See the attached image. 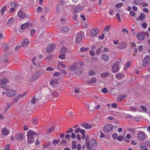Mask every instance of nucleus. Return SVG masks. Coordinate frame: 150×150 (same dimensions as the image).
Wrapping results in <instances>:
<instances>
[{"instance_id":"nucleus-24","label":"nucleus","mask_w":150,"mask_h":150,"mask_svg":"<svg viewBox=\"0 0 150 150\" xmlns=\"http://www.w3.org/2000/svg\"><path fill=\"white\" fill-rule=\"evenodd\" d=\"M70 30L69 27H63L61 29V32H67L69 31Z\"/></svg>"},{"instance_id":"nucleus-64","label":"nucleus","mask_w":150,"mask_h":150,"mask_svg":"<svg viewBox=\"0 0 150 150\" xmlns=\"http://www.w3.org/2000/svg\"><path fill=\"white\" fill-rule=\"evenodd\" d=\"M10 148V145L9 144H7L5 147V150H9Z\"/></svg>"},{"instance_id":"nucleus-3","label":"nucleus","mask_w":150,"mask_h":150,"mask_svg":"<svg viewBox=\"0 0 150 150\" xmlns=\"http://www.w3.org/2000/svg\"><path fill=\"white\" fill-rule=\"evenodd\" d=\"M16 94V91L13 89H8L6 93V95L8 97H13Z\"/></svg>"},{"instance_id":"nucleus-10","label":"nucleus","mask_w":150,"mask_h":150,"mask_svg":"<svg viewBox=\"0 0 150 150\" xmlns=\"http://www.w3.org/2000/svg\"><path fill=\"white\" fill-rule=\"evenodd\" d=\"M145 134L142 132H140L138 134V137L139 139L141 141L144 140L145 138Z\"/></svg>"},{"instance_id":"nucleus-30","label":"nucleus","mask_w":150,"mask_h":150,"mask_svg":"<svg viewBox=\"0 0 150 150\" xmlns=\"http://www.w3.org/2000/svg\"><path fill=\"white\" fill-rule=\"evenodd\" d=\"M10 5L11 8H16L18 7V4L13 1L11 3Z\"/></svg>"},{"instance_id":"nucleus-35","label":"nucleus","mask_w":150,"mask_h":150,"mask_svg":"<svg viewBox=\"0 0 150 150\" xmlns=\"http://www.w3.org/2000/svg\"><path fill=\"white\" fill-rule=\"evenodd\" d=\"M96 72L93 70L89 71L88 73V75L92 76H93L96 74Z\"/></svg>"},{"instance_id":"nucleus-51","label":"nucleus","mask_w":150,"mask_h":150,"mask_svg":"<svg viewBox=\"0 0 150 150\" xmlns=\"http://www.w3.org/2000/svg\"><path fill=\"white\" fill-rule=\"evenodd\" d=\"M26 92H25L23 94H19L17 96L18 97V98H21V97H23L24 96H25L26 95Z\"/></svg>"},{"instance_id":"nucleus-54","label":"nucleus","mask_w":150,"mask_h":150,"mask_svg":"<svg viewBox=\"0 0 150 150\" xmlns=\"http://www.w3.org/2000/svg\"><path fill=\"white\" fill-rule=\"evenodd\" d=\"M117 134L116 133H114L112 135V137L114 140L117 139Z\"/></svg>"},{"instance_id":"nucleus-33","label":"nucleus","mask_w":150,"mask_h":150,"mask_svg":"<svg viewBox=\"0 0 150 150\" xmlns=\"http://www.w3.org/2000/svg\"><path fill=\"white\" fill-rule=\"evenodd\" d=\"M12 103H8L7 104V107L5 109V112H6L10 107L13 105Z\"/></svg>"},{"instance_id":"nucleus-13","label":"nucleus","mask_w":150,"mask_h":150,"mask_svg":"<svg viewBox=\"0 0 150 150\" xmlns=\"http://www.w3.org/2000/svg\"><path fill=\"white\" fill-rule=\"evenodd\" d=\"M29 43V40L27 39H24L23 41L22 46L26 47L28 46Z\"/></svg>"},{"instance_id":"nucleus-34","label":"nucleus","mask_w":150,"mask_h":150,"mask_svg":"<svg viewBox=\"0 0 150 150\" xmlns=\"http://www.w3.org/2000/svg\"><path fill=\"white\" fill-rule=\"evenodd\" d=\"M121 62V60L120 59H119L117 61H115L114 62V66H118L120 64Z\"/></svg>"},{"instance_id":"nucleus-42","label":"nucleus","mask_w":150,"mask_h":150,"mask_svg":"<svg viewBox=\"0 0 150 150\" xmlns=\"http://www.w3.org/2000/svg\"><path fill=\"white\" fill-rule=\"evenodd\" d=\"M6 6L3 7L2 8L1 10V16L3 15V14H4V12H5V11L6 9Z\"/></svg>"},{"instance_id":"nucleus-62","label":"nucleus","mask_w":150,"mask_h":150,"mask_svg":"<svg viewBox=\"0 0 150 150\" xmlns=\"http://www.w3.org/2000/svg\"><path fill=\"white\" fill-rule=\"evenodd\" d=\"M129 109L132 111H135L137 110V108L133 106H130L129 107Z\"/></svg>"},{"instance_id":"nucleus-45","label":"nucleus","mask_w":150,"mask_h":150,"mask_svg":"<svg viewBox=\"0 0 150 150\" xmlns=\"http://www.w3.org/2000/svg\"><path fill=\"white\" fill-rule=\"evenodd\" d=\"M57 83V80H52L50 83V84L54 86Z\"/></svg>"},{"instance_id":"nucleus-40","label":"nucleus","mask_w":150,"mask_h":150,"mask_svg":"<svg viewBox=\"0 0 150 150\" xmlns=\"http://www.w3.org/2000/svg\"><path fill=\"white\" fill-rule=\"evenodd\" d=\"M111 26L110 25H108L106 26L104 30V32H108L110 30V28H111Z\"/></svg>"},{"instance_id":"nucleus-26","label":"nucleus","mask_w":150,"mask_h":150,"mask_svg":"<svg viewBox=\"0 0 150 150\" xmlns=\"http://www.w3.org/2000/svg\"><path fill=\"white\" fill-rule=\"evenodd\" d=\"M110 75L109 73L108 72H105L104 73H102L100 75V76L102 78H105L109 76Z\"/></svg>"},{"instance_id":"nucleus-32","label":"nucleus","mask_w":150,"mask_h":150,"mask_svg":"<svg viewBox=\"0 0 150 150\" xmlns=\"http://www.w3.org/2000/svg\"><path fill=\"white\" fill-rule=\"evenodd\" d=\"M146 17L145 14L143 13H141L139 16V20H142L144 19Z\"/></svg>"},{"instance_id":"nucleus-38","label":"nucleus","mask_w":150,"mask_h":150,"mask_svg":"<svg viewBox=\"0 0 150 150\" xmlns=\"http://www.w3.org/2000/svg\"><path fill=\"white\" fill-rule=\"evenodd\" d=\"M54 129V126H52L47 130V133H50L53 131Z\"/></svg>"},{"instance_id":"nucleus-15","label":"nucleus","mask_w":150,"mask_h":150,"mask_svg":"<svg viewBox=\"0 0 150 150\" xmlns=\"http://www.w3.org/2000/svg\"><path fill=\"white\" fill-rule=\"evenodd\" d=\"M143 64H147L150 62V57L148 55L145 56L143 60Z\"/></svg>"},{"instance_id":"nucleus-18","label":"nucleus","mask_w":150,"mask_h":150,"mask_svg":"<svg viewBox=\"0 0 150 150\" xmlns=\"http://www.w3.org/2000/svg\"><path fill=\"white\" fill-rule=\"evenodd\" d=\"M83 126L86 129H90L92 127V125L89 124V123H86L84 122L83 123Z\"/></svg>"},{"instance_id":"nucleus-50","label":"nucleus","mask_w":150,"mask_h":150,"mask_svg":"<svg viewBox=\"0 0 150 150\" xmlns=\"http://www.w3.org/2000/svg\"><path fill=\"white\" fill-rule=\"evenodd\" d=\"M116 16L118 21L119 22H120L121 21V20L120 18V14L118 13H117L116 15Z\"/></svg>"},{"instance_id":"nucleus-25","label":"nucleus","mask_w":150,"mask_h":150,"mask_svg":"<svg viewBox=\"0 0 150 150\" xmlns=\"http://www.w3.org/2000/svg\"><path fill=\"white\" fill-rule=\"evenodd\" d=\"M29 24L28 23H25L23 24L21 26V29L22 30H24L27 28Z\"/></svg>"},{"instance_id":"nucleus-9","label":"nucleus","mask_w":150,"mask_h":150,"mask_svg":"<svg viewBox=\"0 0 150 150\" xmlns=\"http://www.w3.org/2000/svg\"><path fill=\"white\" fill-rule=\"evenodd\" d=\"M126 43L124 41H122L120 43L117 45V47L120 49H123L126 47Z\"/></svg>"},{"instance_id":"nucleus-22","label":"nucleus","mask_w":150,"mask_h":150,"mask_svg":"<svg viewBox=\"0 0 150 150\" xmlns=\"http://www.w3.org/2000/svg\"><path fill=\"white\" fill-rule=\"evenodd\" d=\"M125 75L122 73H118L115 75V77L117 79H120L124 77Z\"/></svg>"},{"instance_id":"nucleus-59","label":"nucleus","mask_w":150,"mask_h":150,"mask_svg":"<svg viewBox=\"0 0 150 150\" xmlns=\"http://www.w3.org/2000/svg\"><path fill=\"white\" fill-rule=\"evenodd\" d=\"M114 11L113 9L110 10V9L109 11V13L110 15L113 16L114 15Z\"/></svg>"},{"instance_id":"nucleus-20","label":"nucleus","mask_w":150,"mask_h":150,"mask_svg":"<svg viewBox=\"0 0 150 150\" xmlns=\"http://www.w3.org/2000/svg\"><path fill=\"white\" fill-rule=\"evenodd\" d=\"M18 16L20 18H23L25 17V13L22 11H18Z\"/></svg>"},{"instance_id":"nucleus-4","label":"nucleus","mask_w":150,"mask_h":150,"mask_svg":"<svg viewBox=\"0 0 150 150\" xmlns=\"http://www.w3.org/2000/svg\"><path fill=\"white\" fill-rule=\"evenodd\" d=\"M83 35L84 33L82 32H80L77 33V36L76 40V42L77 43H79L81 42Z\"/></svg>"},{"instance_id":"nucleus-41","label":"nucleus","mask_w":150,"mask_h":150,"mask_svg":"<svg viewBox=\"0 0 150 150\" xmlns=\"http://www.w3.org/2000/svg\"><path fill=\"white\" fill-rule=\"evenodd\" d=\"M103 48V47L102 46H101L100 47L98 48L97 49L96 51V53L97 54H99L100 52L102 51V49Z\"/></svg>"},{"instance_id":"nucleus-11","label":"nucleus","mask_w":150,"mask_h":150,"mask_svg":"<svg viewBox=\"0 0 150 150\" xmlns=\"http://www.w3.org/2000/svg\"><path fill=\"white\" fill-rule=\"evenodd\" d=\"M55 47V46L54 44H51L47 47L46 51L47 52H50L52 51Z\"/></svg>"},{"instance_id":"nucleus-28","label":"nucleus","mask_w":150,"mask_h":150,"mask_svg":"<svg viewBox=\"0 0 150 150\" xmlns=\"http://www.w3.org/2000/svg\"><path fill=\"white\" fill-rule=\"evenodd\" d=\"M80 133L82 134V138L83 139H84L85 137L86 131L84 129H81L80 131Z\"/></svg>"},{"instance_id":"nucleus-12","label":"nucleus","mask_w":150,"mask_h":150,"mask_svg":"<svg viewBox=\"0 0 150 150\" xmlns=\"http://www.w3.org/2000/svg\"><path fill=\"white\" fill-rule=\"evenodd\" d=\"M137 38L140 40H143L145 38L144 33H137Z\"/></svg>"},{"instance_id":"nucleus-23","label":"nucleus","mask_w":150,"mask_h":150,"mask_svg":"<svg viewBox=\"0 0 150 150\" xmlns=\"http://www.w3.org/2000/svg\"><path fill=\"white\" fill-rule=\"evenodd\" d=\"M119 70V66H112V71L114 73L117 72Z\"/></svg>"},{"instance_id":"nucleus-31","label":"nucleus","mask_w":150,"mask_h":150,"mask_svg":"<svg viewBox=\"0 0 150 150\" xmlns=\"http://www.w3.org/2000/svg\"><path fill=\"white\" fill-rule=\"evenodd\" d=\"M89 50V48L88 47H82L80 48V52H86Z\"/></svg>"},{"instance_id":"nucleus-37","label":"nucleus","mask_w":150,"mask_h":150,"mask_svg":"<svg viewBox=\"0 0 150 150\" xmlns=\"http://www.w3.org/2000/svg\"><path fill=\"white\" fill-rule=\"evenodd\" d=\"M67 50V49L65 47H63L60 51V53H65Z\"/></svg>"},{"instance_id":"nucleus-17","label":"nucleus","mask_w":150,"mask_h":150,"mask_svg":"<svg viewBox=\"0 0 150 150\" xmlns=\"http://www.w3.org/2000/svg\"><path fill=\"white\" fill-rule=\"evenodd\" d=\"M103 59L105 61H108L109 60L110 57L109 55L107 54H103L101 56Z\"/></svg>"},{"instance_id":"nucleus-57","label":"nucleus","mask_w":150,"mask_h":150,"mask_svg":"<svg viewBox=\"0 0 150 150\" xmlns=\"http://www.w3.org/2000/svg\"><path fill=\"white\" fill-rule=\"evenodd\" d=\"M100 137L101 138H104L105 137V134L103 133L101 131H100Z\"/></svg>"},{"instance_id":"nucleus-14","label":"nucleus","mask_w":150,"mask_h":150,"mask_svg":"<svg viewBox=\"0 0 150 150\" xmlns=\"http://www.w3.org/2000/svg\"><path fill=\"white\" fill-rule=\"evenodd\" d=\"M14 23L13 19L12 17L10 18L8 20L7 25L8 26H10Z\"/></svg>"},{"instance_id":"nucleus-36","label":"nucleus","mask_w":150,"mask_h":150,"mask_svg":"<svg viewBox=\"0 0 150 150\" xmlns=\"http://www.w3.org/2000/svg\"><path fill=\"white\" fill-rule=\"evenodd\" d=\"M77 143V142L74 141H73L72 142V146L71 148L73 149H74L76 148V144Z\"/></svg>"},{"instance_id":"nucleus-49","label":"nucleus","mask_w":150,"mask_h":150,"mask_svg":"<svg viewBox=\"0 0 150 150\" xmlns=\"http://www.w3.org/2000/svg\"><path fill=\"white\" fill-rule=\"evenodd\" d=\"M54 56L53 54L50 55L47 57L46 58L47 60H49L50 59H51L54 58Z\"/></svg>"},{"instance_id":"nucleus-58","label":"nucleus","mask_w":150,"mask_h":150,"mask_svg":"<svg viewBox=\"0 0 150 150\" xmlns=\"http://www.w3.org/2000/svg\"><path fill=\"white\" fill-rule=\"evenodd\" d=\"M102 92L104 93H106L108 92V91L107 88H103L101 91Z\"/></svg>"},{"instance_id":"nucleus-60","label":"nucleus","mask_w":150,"mask_h":150,"mask_svg":"<svg viewBox=\"0 0 150 150\" xmlns=\"http://www.w3.org/2000/svg\"><path fill=\"white\" fill-rule=\"evenodd\" d=\"M123 5L122 3H117L116 5V6L117 8H120Z\"/></svg>"},{"instance_id":"nucleus-56","label":"nucleus","mask_w":150,"mask_h":150,"mask_svg":"<svg viewBox=\"0 0 150 150\" xmlns=\"http://www.w3.org/2000/svg\"><path fill=\"white\" fill-rule=\"evenodd\" d=\"M50 143L51 142H50L46 143L43 145V147L44 148L47 147L50 144Z\"/></svg>"},{"instance_id":"nucleus-16","label":"nucleus","mask_w":150,"mask_h":150,"mask_svg":"<svg viewBox=\"0 0 150 150\" xmlns=\"http://www.w3.org/2000/svg\"><path fill=\"white\" fill-rule=\"evenodd\" d=\"M127 95H120L117 98V100L118 101H121L124 100L126 97Z\"/></svg>"},{"instance_id":"nucleus-8","label":"nucleus","mask_w":150,"mask_h":150,"mask_svg":"<svg viewBox=\"0 0 150 150\" xmlns=\"http://www.w3.org/2000/svg\"><path fill=\"white\" fill-rule=\"evenodd\" d=\"M40 75L41 74H40L38 73H35L33 75L32 77L30 79V81L31 82L34 81L38 79Z\"/></svg>"},{"instance_id":"nucleus-44","label":"nucleus","mask_w":150,"mask_h":150,"mask_svg":"<svg viewBox=\"0 0 150 150\" xmlns=\"http://www.w3.org/2000/svg\"><path fill=\"white\" fill-rule=\"evenodd\" d=\"M61 75V74L58 72H56L53 74V76L55 77H58Z\"/></svg>"},{"instance_id":"nucleus-53","label":"nucleus","mask_w":150,"mask_h":150,"mask_svg":"<svg viewBox=\"0 0 150 150\" xmlns=\"http://www.w3.org/2000/svg\"><path fill=\"white\" fill-rule=\"evenodd\" d=\"M65 54H62L59 56V57L62 59H63L65 58Z\"/></svg>"},{"instance_id":"nucleus-55","label":"nucleus","mask_w":150,"mask_h":150,"mask_svg":"<svg viewBox=\"0 0 150 150\" xmlns=\"http://www.w3.org/2000/svg\"><path fill=\"white\" fill-rule=\"evenodd\" d=\"M76 66H69V69L75 71Z\"/></svg>"},{"instance_id":"nucleus-43","label":"nucleus","mask_w":150,"mask_h":150,"mask_svg":"<svg viewBox=\"0 0 150 150\" xmlns=\"http://www.w3.org/2000/svg\"><path fill=\"white\" fill-rule=\"evenodd\" d=\"M1 84H4L5 83H7L8 81L6 79H5L4 78L2 79L1 80Z\"/></svg>"},{"instance_id":"nucleus-52","label":"nucleus","mask_w":150,"mask_h":150,"mask_svg":"<svg viewBox=\"0 0 150 150\" xmlns=\"http://www.w3.org/2000/svg\"><path fill=\"white\" fill-rule=\"evenodd\" d=\"M38 122V120L37 119H33L32 123L33 125H36L37 124V122Z\"/></svg>"},{"instance_id":"nucleus-29","label":"nucleus","mask_w":150,"mask_h":150,"mask_svg":"<svg viewBox=\"0 0 150 150\" xmlns=\"http://www.w3.org/2000/svg\"><path fill=\"white\" fill-rule=\"evenodd\" d=\"M1 131L2 133L4 135H6L8 133V131L6 128H3Z\"/></svg>"},{"instance_id":"nucleus-61","label":"nucleus","mask_w":150,"mask_h":150,"mask_svg":"<svg viewBox=\"0 0 150 150\" xmlns=\"http://www.w3.org/2000/svg\"><path fill=\"white\" fill-rule=\"evenodd\" d=\"M37 10L38 12H41L42 11V8L41 6H39Z\"/></svg>"},{"instance_id":"nucleus-19","label":"nucleus","mask_w":150,"mask_h":150,"mask_svg":"<svg viewBox=\"0 0 150 150\" xmlns=\"http://www.w3.org/2000/svg\"><path fill=\"white\" fill-rule=\"evenodd\" d=\"M97 81V79L96 77L93 78L91 80H88L87 81V82L89 84H93L96 83Z\"/></svg>"},{"instance_id":"nucleus-63","label":"nucleus","mask_w":150,"mask_h":150,"mask_svg":"<svg viewBox=\"0 0 150 150\" xmlns=\"http://www.w3.org/2000/svg\"><path fill=\"white\" fill-rule=\"evenodd\" d=\"M141 108L142 110L144 111H147V109L145 107L144 105H142L141 107Z\"/></svg>"},{"instance_id":"nucleus-48","label":"nucleus","mask_w":150,"mask_h":150,"mask_svg":"<svg viewBox=\"0 0 150 150\" xmlns=\"http://www.w3.org/2000/svg\"><path fill=\"white\" fill-rule=\"evenodd\" d=\"M58 69L63 74H67V72L66 71L64 70L61 69H59V66H58Z\"/></svg>"},{"instance_id":"nucleus-27","label":"nucleus","mask_w":150,"mask_h":150,"mask_svg":"<svg viewBox=\"0 0 150 150\" xmlns=\"http://www.w3.org/2000/svg\"><path fill=\"white\" fill-rule=\"evenodd\" d=\"M74 72L76 73H81V70L79 66H76Z\"/></svg>"},{"instance_id":"nucleus-46","label":"nucleus","mask_w":150,"mask_h":150,"mask_svg":"<svg viewBox=\"0 0 150 150\" xmlns=\"http://www.w3.org/2000/svg\"><path fill=\"white\" fill-rule=\"evenodd\" d=\"M35 96H34L31 101V103L33 104H35V102H37L38 101L37 100H36V98H35Z\"/></svg>"},{"instance_id":"nucleus-2","label":"nucleus","mask_w":150,"mask_h":150,"mask_svg":"<svg viewBox=\"0 0 150 150\" xmlns=\"http://www.w3.org/2000/svg\"><path fill=\"white\" fill-rule=\"evenodd\" d=\"M39 135V134H36V132L34 131H32L31 130H29L28 132V134L27 136L28 137V142L29 144H31L34 142V135Z\"/></svg>"},{"instance_id":"nucleus-5","label":"nucleus","mask_w":150,"mask_h":150,"mask_svg":"<svg viewBox=\"0 0 150 150\" xmlns=\"http://www.w3.org/2000/svg\"><path fill=\"white\" fill-rule=\"evenodd\" d=\"M113 127V126L111 124L107 125L104 126L103 128V131L105 133H108L110 131Z\"/></svg>"},{"instance_id":"nucleus-7","label":"nucleus","mask_w":150,"mask_h":150,"mask_svg":"<svg viewBox=\"0 0 150 150\" xmlns=\"http://www.w3.org/2000/svg\"><path fill=\"white\" fill-rule=\"evenodd\" d=\"M25 137L24 134L22 133H18L15 136V138L16 139L20 141L23 140Z\"/></svg>"},{"instance_id":"nucleus-6","label":"nucleus","mask_w":150,"mask_h":150,"mask_svg":"<svg viewBox=\"0 0 150 150\" xmlns=\"http://www.w3.org/2000/svg\"><path fill=\"white\" fill-rule=\"evenodd\" d=\"M99 32V30L98 29L94 28L91 30V35L93 37H95L98 35Z\"/></svg>"},{"instance_id":"nucleus-1","label":"nucleus","mask_w":150,"mask_h":150,"mask_svg":"<svg viewBox=\"0 0 150 150\" xmlns=\"http://www.w3.org/2000/svg\"><path fill=\"white\" fill-rule=\"evenodd\" d=\"M85 145L87 147L88 149H90V150H96L97 146L96 140L92 139L86 142Z\"/></svg>"},{"instance_id":"nucleus-39","label":"nucleus","mask_w":150,"mask_h":150,"mask_svg":"<svg viewBox=\"0 0 150 150\" xmlns=\"http://www.w3.org/2000/svg\"><path fill=\"white\" fill-rule=\"evenodd\" d=\"M78 65L79 66H83L84 64V63L83 62H76L73 66H78Z\"/></svg>"},{"instance_id":"nucleus-21","label":"nucleus","mask_w":150,"mask_h":150,"mask_svg":"<svg viewBox=\"0 0 150 150\" xmlns=\"http://www.w3.org/2000/svg\"><path fill=\"white\" fill-rule=\"evenodd\" d=\"M83 6L81 5H78L75 8L76 11L78 12L81 11L83 9Z\"/></svg>"},{"instance_id":"nucleus-47","label":"nucleus","mask_w":150,"mask_h":150,"mask_svg":"<svg viewBox=\"0 0 150 150\" xmlns=\"http://www.w3.org/2000/svg\"><path fill=\"white\" fill-rule=\"evenodd\" d=\"M150 144V142L147 141L146 142L144 143L143 144V146H144V147H146L149 145Z\"/></svg>"}]
</instances>
